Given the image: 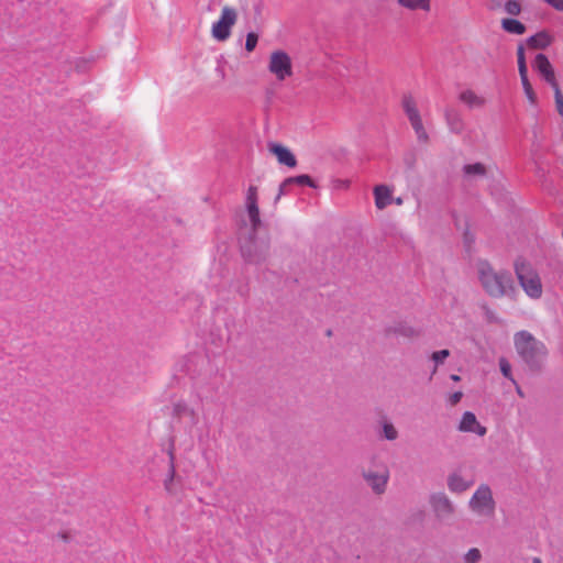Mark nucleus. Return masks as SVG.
<instances>
[{"instance_id": "37998d69", "label": "nucleus", "mask_w": 563, "mask_h": 563, "mask_svg": "<svg viewBox=\"0 0 563 563\" xmlns=\"http://www.w3.org/2000/svg\"><path fill=\"white\" fill-rule=\"evenodd\" d=\"M532 563H542L540 558H533Z\"/></svg>"}, {"instance_id": "cd10ccee", "label": "nucleus", "mask_w": 563, "mask_h": 563, "mask_svg": "<svg viewBox=\"0 0 563 563\" xmlns=\"http://www.w3.org/2000/svg\"><path fill=\"white\" fill-rule=\"evenodd\" d=\"M482 560V553L479 549L472 548L463 556L464 563H478Z\"/></svg>"}, {"instance_id": "4c0bfd02", "label": "nucleus", "mask_w": 563, "mask_h": 563, "mask_svg": "<svg viewBox=\"0 0 563 563\" xmlns=\"http://www.w3.org/2000/svg\"><path fill=\"white\" fill-rule=\"evenodd\" d=\"M543 1L547 2L548 4H550L551 7H553L555 10L563 12V0H543Z\"/></svg>"}, {"instance_id": "4468645a", "label": "nucleus", "mask_w": 563, "mask_h": 563, "mask_svg": "<svg viewBox=\"0 0 563 563\" xmlns=\"http://www.w3.org/2000/svg\"><path fill=\"white\" fill-rule=\"evenodd\" d=\"M446 484L450 492L462 494L474 485V479L464 477L460 472H453L448 476Z\"/></svg>"}, {"instance_id": "f3484780", "label": "nucleus", "mask_w": 563, "mask_h": 563, "mask_svg": "<svg viewBox=\"0 0 563 563\" xmlns=\"http://www.w3.org/2000/svg\"><path fill=\"white\" fill-rule=\"evenodd\" d=\"M444 118L452 133L461 134L463 132L464 122L460 112L456 109L452 107H446L444 110Z\"/></svg>"}, {"instance_id": "79ce46f5", "label": "nucleus", "mask_w": 563, "mask_h": 563, "mask_svg": "<svg viewBox=\"0 0 563 563\" xmlns=\"http://www.w3.org/2000/svg\"><path fill=\"white\" fill-rule=\"evenodd\" d=\"M395 203L400 206L402 203V199L401 198H396L395 199Z\"/></svg>"}, {"instance_id": "6e6552de", "label": "nucleus", "mask_w": 563, "mask_h": 563, "mask_svg": "<svg viewBox=\"0 0 563 563\" xmlns=\"http://www.w3.org/2000/svg\"><path fill=\"white\" fill-rule=\"evenodd\" d=\"M389 477V468L385 464L380 466L379 471L367 470L362 472V478L377 496L386 493Z\"/></svg>"}, {"instance_id": "aec40b11", "label": "nucleus", "mask_w": 563, "mask_h": 563, "mask_svg": "<svg viewBox=\"0 0 563 563\" xmlns=\"http://www.w3.org/2000/svg\"><path fill=\"white\" fill-rule=\"evenodd\" d=\"M379 437L387 441H395L398 439L399 432L391 421L388 419H383L380 421Z\"/></svg>"}, {"instance_id": "f257e3e1", "label": "nucleus", "mask_w": 563, "mask_h": 563, "mask_svg": "<svg viewBox=\"0 0 563 563\" xmlns=\"http://www.w3.org/2000/svg\"><path fill=\"white\" fill-rule=\"evenodd\" d=\"M477 275L483 289L493 298L511 296L515 292L510 273L496 271L487 261L477 263Z\"/></svg>"}, {"instance_id": "ea45409f", "label": "nucleus", "mask_w": 563, "mask_h": 563, "mask_svg": "<svg viewBox=\"0 0 563 563\" xmlns=\"http://www.w3.org/2000/svg\"><path fill=\"white\" fill-rule=\"evenodd\" d=\"M515 387H516V393L519 397L523 398L525 397V393L522 391L521 387L518 385V383L516 382V384H514Z\"/></svg>"}, {"instance_id": "2eb2a0df", "label": "nucleus", "mask_w": 563, "mask_h": 563, "mask_svg": "<svg viewBox=\"0 0 563 563\" xmlns=\"http://www.w3.org/2000/svg\"><path fill=\"white\" fill-rule=\"evenodd\" d=\"M268 150L272 154L276 156L279 164L286 165L291 168L297 165V159L295 155L282 144L271 143L268 144Z\"/></svg>"}, {"instance_id": "dca6fc26", "label": "nucleus", "mask_w": 563, "mask_h": 563, "mask_svg": "<svg viewBox=\"0 0 563 563\" xmlns=\"http://www.w3.org/2000/svg\"><path fill=\"white\" fill-rule=\"evenodd\" d=\"M488 174V168L483 163L465 164L462 167L463 179L467 183L485 178Z\"/></svg>"}, {"instance_id": "0eeeda50", "label": "nucleus", "mask_w": 563, "mask_h": 563, "mask_svg": "<svg viewBox=\"0 0 563 563\" xmlns=\"http://www.w3.org/2000/svg\"><path fill=\"white\" fill-rule=\"evenodd\" d=\"M430 507L438 521L443 522L455 514V506L449 496L443 492L433 493L429 497Z\"/></svg>"}, {"instance_id": "9b49d317", "label": "nucleus", "mask_w": 563, "mask_h": 563, "mask_svg": "<svg viewBox=\"0 0 563 563\" xmlns=\"http://www.w3.org/2000/svg\"><path fill=\"white\" fill-rule=\"evenodd\" d=\"M236 11L233 8L224 7L219 21L212 25V36L218 41H225L231 34V27L236 22Z\"/></svg>"}, {"instance_id": "4be33fe9", "label": "nucleus", "mask_w": 563, "mask_h": 563, "mask_svg": "<svg viewBox=\"0 0 563 563\" xmlns=\"http://www.w3.org/2000/svg\"><path fill=\"white\" fill-rule=\"evenodd\" d=\"M175 475H176V468H175V456H174V453L170 451L169 452V467H168V473H167V476L164 481V488L165 490L169 494V495H174L175 494V489H174V479H175Z\"/></svg>"}, {"instance_id": "2f4dec72", "label": "nucleus", "mask_w": 563, "mask_h": 563, "mask_svg": "<svg viewBox=\"0 0 563 563\" xmlns=\"http://www.w3.org/2000/svg\"><path fill=\"white\" fill-rule=\"evenodd\" d=\"M257 41H258L257 34H255L254 32H250L246 35L245 49L247 52L254 51V48L256 47Z\"/></svg>"}, {"instance_id": "f8f14e48", "label": "nucleus", "mask_w": 563, "mask_h": 563, "mask_svg": "<svg viewBox=\"0 0 563 563\" xmlns=\"http://www.w3.org/2000/svg\"><path fill=\"white\" fill-rule=\"evenodd\" d=\"M533 66L539 71V74L544 78V80L551 85L553 89L555 87H559L554 69L544 54H538L536 56Z\"/></svg>"}, {"instance_id": "1a4fd4ad", "label": "nucleus", "mask_w": 563, "mask_h": 563, "mask_svg": "<svg viewBox=\"0 0 563 563\" xmlns=\"http://www.w3.org/2000/svg\"><path fill=\"white\" fill-rule=\"evenodd\" d=\"M268 70L283 81L292 75L290 56L284 51H274L269 56Z\"/></svg>"}, {"instance_id": "bb28decb", "label": "nucleus", "mask_w": 563, "mask_h": 563, "mask_svg": "<svg viewBox=\"0 0 563 563\" xmlns=\"http://www.w3.org/2000/svg\"><path fill=\"white\" fill-rule=\"evenodd\" d=\"M520 79H521V82H522V86H523V90H525V93L527 96V98L529 99V101L531 103H536L537 101V96L532 89V86L528 79V75L527 74H523V75H520Z\"/></svg>"}, {"instance_id": "20e7f679", "label": "nucleus", "mask_w": 563, "mask_h": 563, "mask_svg": "<svg viewBox=\"0 0 563 563\" xmlns=\"http://www.w3.org/2000/svg\"><path fill=\"white\" fill-rule=\"evenodd\" d=\"M470 510L481 518H493L496 512V500L489 485L481 484L468 501Z\"/></svg>"}, {"instance_id": "a211bd4d", "label": "nucleus", "mask_w": 563, "mask_h": 563, "mask_svg": "<svg viewBox=\"0 0 563 563\" xmlns=\"http://www.w3.org/2000/svg\"><path fill=\"white\" fill-rule=\"evenodd\" d=\"M375 205L383 210L391 202V190L386 185H377L374 188Z\"/></svg>"}, {"instance_id": "c9c22d12", "label": "nucleus", "mask_w": 563, "mask_h": 563, "mask_svg": "<svg viewBox=\"0 0 563 563\" xmlns=\"http://www.w3.org/2000/svg\"><path fill=\"white\" fill-rule=\"evenodd\" d=\"M291 186V183H287V178L280 184L278 194L274 200L275 203H277L282 196L286 195L288 191V187Z\"/></svg>"}, {"instance_id": "f03ea898", "label": "nucleus", "mask_w": 563, "mask_h": 563, "mask_svg": "<svg viewBox=\"0 0 563 563\" xmlns=\"http://www.w3.org/2000/svg\"><path fill=\"white\" fill-rule=\"evenodd\" d=\"M514 343L518 355L529 369L532 372L541 371L548 355L544 343L526 330L515 334Z\"/></svg>"}, {"instance_id": "72a5a7b5", "label": "nucleus", "mask_w": 563, "mask_h": 563, "mask_svg": "<svg viewBox=\"0 0 563 563\" xmlns=\"http://www.w3.org/2000/svg\"><path fill=\"white\" fill-rule=\"evenodd\" d=\"M450 351L449 350H440L437 352H433L431 355L432 361H434L435 365L441 364L444 362L446 357H449Z\"/></svg>"}, {"instance_id": "473e14b6", "label": "nucleus", "mask_w": 563, "mask_h": 563, "mask_svg": "<svg viewBox=\"0 0 563 563\" xmlns=\"http://www.w3.org/2000/svg\"><path fill=\"white\" fill-rule=\"evenodd\" d=\"M553 90H554L556 110L560 113V115L563 117V95L561 92L560 87H555Z\"/></svg>"}, {"instance_id": "39448f33", "label": "nucleus", "mask_w": 563, "mask_h": 563, "mask_svg": "<svg viewBox=\"0 0 563 563\" xmlns=\"http://www.w3.org/2000/svg\"><path fill=\"white\" fill-rule=\"evenodd\" d=\"M515 269L526 294L533 299L540 298L542 295V284L539 275L531 266L525 262H516Z\"/></svg>"}, {"instance_id": "423d86ee", "label": "nucleus", "mask_w": 563, "mask_h": 563, "mask_svg": "<svg viewBox=\"0 0 563 563\" xmlns=\"http://www.w3.org/2000/svg\"><path fill=\"white\" fill-rule=\"evenodd\" d=\"M401 106L417 135L418 141L424 144L428 143L429 135L423 126V122L413 97L409 93L404 95L401 99Z\"/></svg>"}, {"instance_id": "393cba45", "label": "nucleus", "mask_w": 563, "mask_h": 563, "mask_svg": "<svg viewBox=\"0 0 563 563\" xmlns=\"http://www.w3.org/2000/svg\"><path fill=\"white\" fill-rule=\"evenodd\" d=\"M501 27L511 34H523L526 32V26L518 20L515 19H503Z\"/></svg>"}, {"instance_id": "a878e982", "label": "nucleus", "mask_w": 563, "mask_h": 563, "mask_svg": "<svg viewBox=\"0 0 563 563\" xmlns=\"http://www.w3.org/2000/svg\"><path fill=\"white\" fill-rule=\"evenodd\" d=\"M287 183H291V185H294V184L306 185L311 188H317L316 183L309 175H298V176H294V177H288Z\"/></svg>"}, {"instance_id": "7ed1b4c3", "label": "nucleus", "mask_w": 563, "mask_h": 563, "mask_svg": "<svg viewBox=\"0 0 563 563\" xmlns=\"http://www.w3.org/2000/svg\"><path fill=\"white\" fill-rule=\"evenodd\" d=\"M240 251L246 263L264 264L271 255V239L269 236L260 238L257 234L243 236L240 242Z\"/></svg>"}, {"instance_id": "a19ab883", "label": "nucleus", "mask_w": 563, "mask_h": 563, "mask_svg": "<svg viewBox=\"0 0 563 563\" xmlns=\"http://www.w3.org/2000/svg\"><path fill=\"white\" fill-rule=\"evenodd\" d=\"M451 379L454 380V382H459L460 380V376L459 375H451Z\"/></svg>"}, {"instance_id": "e433bc0d", "label": "nucleus", "mask_w": 563, "mask_h": 563, "mask_svg": "<svg viewBox=\"0 0 563 563\" xmlns=\"http://www.w3.org/2000/svg\"><path fill=\"white\" fill-rule=\"evenodd\" d=\"M462 397H463L462 391H455L449 396L448 401L451 406H455L461 401Z\"/></svg>"}, {"instance_id": "5701e85b", "label": "nucleus", "mask_w": 563, "mask_h": 563, "mask_svg": "<svg viewBox=\"0 0 563 563\" xmlns=\"http://www.w3.org/2000/svg\"><path fill=\"white\" fill-rule=\"evenodd\" d=\"M551 44V36L547 32H539L528 38V45L532 48L543 49Z\"/></svg>"}, {"instance_id": "b1692460", "label": "nucleus", "mask_w": 563, "mask_h": 563, "mask_svg": "<svg viewBox=\"0 0 563 563\" xmlns=\"http://www.w3.org/2000/svg\"><path fill=\"white\" fill-rule=\"evenodd\" d=\"M398 4L408 10L430 11L431 0H397Z\"/></svg>"}, {"instance_id": "c85d7f7f", "label": "nucleus", "mask_w": 563, "mask_h": 563, "mask_svg": "<svg viewBox=\"0 0 563 563\" xmlns=\"http://www.w3.org/2000/svg\"><path fill=\"white\" fill-rule=\"evenodd\" d=\"M505 11L510 15H519L521 12V0H508L505 3Z\"/></svg>"}, {"instance_id": "c03bdc74", "label": "nucleus", "mask_w": 563, "mask_h": 563, "mask_svg": "<svg viewBox=\"0 0 563 563\" xmlns=\"http://www.w3.org/2000/svg\"><path fill=\"white\" fill-rule=\"evenodd\" d=\"M62 538H63L64 540H67V539H68V538H67V536H66L65 533H64V534H62Z\"/></svg>"}, {"instance_id": "9d476101", "label": "nucleus", "mask_w": 563, "mask_h": 563, "mask_svg": "<svg viewBox=\"0 0 563 563\" xmlns=\"http://www.w3.org/2000/svg\"><path fill=\"white\" fill-rule=\"evenodd\" d=\"M246 213L249 219L250 232L249 235H256L258 230L262 228L263 222L260 216V209L257 205V187L250 186L246 194Z\"/></svg>"}, {"instance_id": "ddd939ff", "label": "nucleus", "mask_w": 563, "mask_h": 563, "mask_svg": "<svg viewBox=\"0 0 563 563\" xmlns=\"http://www.w3.org/2000/svg\"><path fill=\"white\" fill-rule=\"evenodd\" d=\"M457 429L461 432H473L479 437H484L487 432V429L477 421L476 416L471 411L463 413Z\"/></svg>"}, {"instance_id": "6ab92c4d", "label": "nucleus", "mask_w": 563, "mask_h": 563, "mask_svg": "<svg viewBox=\"0 0 563 563\" xmlns=\"http://www.w3.org/2000/svg\"><path fill=\"white\" fill-rule=\"evenodd\" d=\"M385 334L387 336L401 335V336L411 338V336L417 335V331L412 327L407 325L405 323H397L395 325H390V327L386 328Z\"/></svg>"}, {"instance_id": "c756f323", "label": "nucleus", "mask_w": 563, "mask_h": 563, "mask_svg": "<svg viewBox=\"0 0 563 563\" xmlns=\"http://www.w3.org/2000/svg\"><path fill=\"white\" fill-rule=\"evenodd\" d=\"M499 367H500V372L503 373V375L506 378H508L509 380H511L512 384H516V380H515V378L512 377V374H511V365H510V363L505 357H501L499 360Z\"/></svg>"}, {"instance_id": "412c9836", "label": "nucleus", "mask_w": 563, "mask_h": 563, "mask_svg": "<svg viewBox=\"0 0 563 563\" xmlns=\"http://www.w3.org/2000/svg\"><path fill=\"white\" fill-rule=\"evenodd\" d=\"M459 99L471 108H481L485 104V99L477 96L472 90H464L460 93Z\"/></svg>"}, {"instance_id": "58836bf2", "label": "nucleus", "mask_w": 563, "mask_h": 563, "mask_svg": "<svg viewBox=\"0 0 563 563\" xmlns=\"http://www.w3.org/2000/svg\"><path fill=\"white\" fill-rule=\"evenodd\" d=\"M350 185L349 180H341V179H338L335 180V188H347Z\"/></svg>"}, {"instance_id": "7c9ffc66", "label": "nucleus", "mask_w": 563, "mask_h": 563, "mask_svg": "<svg viewBox=\"0 0 563 563\" xmlns=\"http://www.w3.org/2000/svg\"><path fill=\"white\" fill-rule=\"evenodd\" d=\"M517 56H518L519 75L527 74L528 70H527V65H526L525 48H523V46L520 45L518 47Z\"/></svg>"}, {"instance_id": "f704fd0d", "label": "nucleus", "mask_w": 563, "mask_h": 563, "mask_svg": "<svg viewBox=\"0 0 563 563\" xmlns=\"http://www.w3.org/2000/svg\"><path fill=\"white\" fill-rule=\"evenodd\" d=\"M485 319L489 323H500L498 316L487 306H483Z\"/></svg>"}]
</instances>
